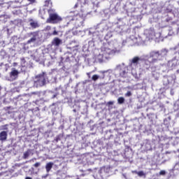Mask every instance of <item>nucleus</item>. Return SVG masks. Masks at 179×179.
Instances as JSON below:
<instances>
[{
	"label": "nucleus",
	"mask_w": 179,
	"mask_h": 179,
	"mask_svg": "<svg viewBox=\"0 0 179 179\" xmlns=\"http://www.w3.org/2000/svg\"><path fill=\"white\" fill-rule=\"evenodd\" d=\"M34 160H36V158H34Z\"/></svg>",
	"instance_id": "obj_37"
},
{
	"label": "nucleus",
	"mask_w": 179,
	"mask_h": 179,
	"mask_svg": "<svg viewBox=\"0 0 179 179\" xmlns=\"http://www.w3.org/2000/svg\"><path fill=\"white\" fill-rule=\"evenodd\" d=\"M107 71H101V73H106Z\"/></svg>",
	"instance_id": "obj_31"
},
{
	"label": "nucleus",
	"mask_w": 179,
	"mask_h": 179,
	"mask_svg": "<svg viewBox=\"0 0 179 179\" xmlns=\"http://www.w3.org/2000/svg\"><path fill=\"white\" fill-rule=\"evenodd\" d=\"M137 175L138 177H143V176H145V173L143 171H140L138 173H137Z\"/></svg>",
	"instance_id": "obj_20"
},
{
	"label": "nucleus",
	"mask_w": 179,
	"mask_h": 179,
	"mask_svg": "<svg viewBox=\"0 0 179 179\" xmlns=\"http://www.w3.org/2000/svg\"><path fill=\"white\" fill-rule=\"evenodd\" d=\"M62 138H64V134H60L57 135L55 138V141L56 142H59V141H61Z\"/></svg>",
	"instance_id": "obj_16"
},
{
	"label": "nucleus",
	"mask_w": 179,
	"mask_h": 179,
	"mask_svg": "<svg viewBox=\"0 0 179 179\" xmlns=\"http://www.w3.org/2000/svg\"><path fill=\"white\" fill-rule=\"evenodd\" d=\"M36 40H37V38L35 36H34V37L27 41V44H31V43H34Z\"/></svg>",
	"instance_id": "obj_15"
},
{
	"label": "nucleus",
	"mask_w": 179,
	"mask_h": 179,
	"mask_svg": "<svg viewBox=\"0 0 179 179\" xmlns=\"http://www.w3.org/2000/svg\"><path fill=\"white\" fill-rule=\"evenodd\" d=\"M35 104H36V106H38V100H36V101H35Z\"/></svg>",
	"instance_id": "obj_30"
},
{
	"label": "nucleus",
	"mask_w": 179,
	"mask_h": 179,
	"mask_svg": "<svg viewBox=\"0 0 179 179\" xmlns=\"http://www.w3.org/2000/svg\"><path fill=\"white\" fill-rule=\"evenodd\" d=\"M159 176H166V171H159Z\"/></svg>",
	"instance_id": "obj_24"
},
{
	"label": "nucleus",
	"mask_w": 179,
	"mask_h": 179,
	"mask_svg": "<svg viewBox=\"0 0 179 179\" xmlns=\"http://www.w3.org/2000/svg\"><path fill=\"white\" fill-rule=\"evenodd\" d=\"M52 36H58V31H54L53 32H52Z\"/></svg>",
	"instance_id": "obj_26"
},
{
	"label": "nucleus",
	"mask_w": 179,
	"mask_h": 179,
	"mask_svg": "<svg viewBox=\"0 0 179 179\" xmlns=\"http://www.w3.org/2000/svg\"><path fill=\"white\" fill-rule=\"evenodd\" d=\"M160 57H163L162 52L153 50L150 52V58L152 59V64H155L157 61H159Z\"/></svg>",
	"instance_id": "obj_3"
},
{
	"label": "nucleus",
	"mask_w": 179,
	"mask_h": 179,
	"mask_svg": "<svg viewBox=\"0 0 179 179\" xmlns=\"http://www.w3.org/2000/svg\"><path fill=\"white\" fill-rule=\"evenodd\" d=\"M87 171H93V170L89 169H87Z\"/></svg>",
	"instance_id": "obj_35"
},
{
	"label": "nucleus",
	"mask_w": 179,
	"mask_h": 179,
	"mask_svg": "<svg viewBox=\"0 0 179 179\" xmlns=\"http://www.w3.org/2000/svg\"><path fill=\"white\" fill-rule=\"evenodd\" d=\"M30 153H31V150L28 149L25 152H24L23 155V159H26L29 157V156H30Z\"/></svg>",
	"instance_id": "obj_14"
},
{
	"label": "nucleus",
	"mask_w": 179,
	"mask_h": 179,
	"mask_svg": "<svg viewBox=\"0 0 179 179\" xmlns=\"http://www.w3.org/2000/svg\"><path fill=\"white\" fill-rule=\"evenodd\" d=\"M33 94H37V93L36 92H33Z\"/></svg>",
	"instance_id": "obj_36"
},
{
	"label": "nucleus",
	"mask_w": 179,
	"mask_h": 179,
	"mask_svg": "<svg viewBox=\"0 0 179 179\" xmlns=\"http://www.w3.org/2000/svg\"><path fill=\"white\" fill-rule=\"evenodd\" d=\"M99 78H100V76H99L97 74H94L92 76V79L94 80V82H96V80H98Z\"/></svg>",
	"instance_id": "obj_18"
},
{
	"label": "nucleus",
	"mask_w": 179,
	"mask_h": 179,
	"mask_svg": "<svg viewBox=\"0 0 179 179\" xmlns=\"http://www.w3.org/2000/svg\"><path fill=\"white\" fill-rule=\"evenodd\" d=\"M141 61V58L139 57H134L131 59V64H135L136 65H138V62Z\"/></svg>",
	"instance_id": "obj_12"
},
{
	"label": "nucleus",
	"mask_w": 179,
	"mask_h": 179,
	"mask_svg": "<svg viewBox=\"0 0 179 179\" xmlns=\"http://www.w3.org/2000/svg\"><path fill=\"white\" fill-rule=\"evenodd\" d=\"M90 73H87V76H88V78L90 79Z\"/></svg>",
	"instance_id": "obj_29"
},
{
	"label": "nucleus",
	"mask_w": 179,
	"mask_h": 179,
	"mask_svg": "<svg viewBox=\"0 0 179 179\" xmlns=\"http://www.w3.org/2000/svg\"><path fill=\"white\" fill-rule=\"evenodd\" d=\"M36 80L34 81V85L36 86V87H43V86H45L47 79V74L45 73H42L41 74L37 75L35 77Z\"/></svg>",
	"instance_id": "obj_2"
},
{
	"label": "nucleus",
	"mask_w": 179,
	"mask_h": 179,
	"mask_svg": "<svg viewBox=\"0 0 179 179\" xmlns=\"http://www.w3.org/2000/svg\"><path fill=\"white\" fill-rule=\"evenodd\" d=\"M108 106H113V104H114V102H113V101H108Z\"/></svg>",
	"instance_id": "obj_27"
},
{
	"label": "nucleus",
	"mask_w": 179,
	"mask_h": 179,
	"mask_svg": "<svg viewBox=\"0 0 179 179\" xmlns=\"http://www.w3.org/2000/svg\"><path fill=\"white\" fill-rule=\"evenodd\" d=\"M9 126V124H4L3 126H2L3 129H5L6 131H8V127Z\"/></svg>",
	"instance_id": "obj_23"
},
{
	"label": "nucleus",
	"mask_w": 179,
	"mask_h": 179,
	"mask_svg": "<svg viewBox=\"0 0 179 179\" xmlns=\"http://www.w3.org/2000/svg\"><path fill=\"white\" fill-rule=\"evenodd\" d=\"M36 34V32H30L27 34L28 37H31V36H34Z\"/></svg>",
	"instance_id": "obj_25"
},
{
	"label": "nucleus",
	"mask_w": 179,
	"mask_h": 179,
	"mask_svg": "<svg viewBox=\"0 0 179 179\" xmlns=\"http://www.w3.org/2000/svg\"><path fill=\"white\" fill-rule=\"evenodd\" d=\"M19 75V71L17 70L13 69L10 73V78H16Z\"/></svg>",
	"instance_id": "obj_9"
},
{
	"label": "nucleus",
	"mask_w": 179,
	"mask_h": 179,
	"mask_svg": "<svg viewBox=\"0 0 179 179\" xmlns=\"http://www.w3.org/2000/svg\"><path fill=\"white\" fill-rule=\"evenodd\" d=\"M33 166L34 167H35V169H37L38 167H40V166H41V162H36Z\"/></svg>",
	"instance_id": "obj_21"
},
{
	"label": "nucleus",
	"mask_w": 179,
	"mask_h": 179,
	"mask_svg": "<svg viewBox=\"0 0 179 179\" xmlns=\"http://www.w3.org/2000/svg\"><path fill=\"white\" fill-rule=\"evenodd\" d=\"M124 101H125V99H124V97H119L118 99H117V103H119V104H123V103H124Z\"/></svg>",
	"instance_id": "obj_17"
},
{
	"label": "nucleus",
	"mask_w": 179,
	"mask_h": 179,
	"mask_svg": "<svg viewBox=\"0 0 179 179\" xmlns=\"http://www.w3.org/2000/svg\"><path fill=\"white\" fill-rule=\"evenodd\" d=\"M52 166H54V163L52 162H49L46 164L45 169L47 173H50V171H51V169H52Z\"/></svg>",
	"instance_id": "obj_10"
},
{
	"label": "nucleus",
	"mask_w": 179,
	"mask_h": 179,
	"mask_svg": "<svg viewBox=\"0 0 179 179\" xmlns=\"http://www.w3.org/2000/svg\"><path fill=\"white\" fill-rule=\"evenodd\" d=\"M29 2H34L36 0H28Z\"/></svg>",
	"instance_id": "obj_32"
},
{
	"label": "nucleus",
	"mask_w": 179,
	"mask_h": 179,
	"mask_svg": "<svg viewBox=\"0 0 179 179\" xmlns=\"http://www.w3.org/2000/svg\"><path fill=\"white\" fill-rule=\"evenodd\" d=\"M49 17L47 19V23H59L62 22V17L55 13V9L50 8L48 10Z\"/></svg>",
	"instance_id": "obj_1"
},
{
	"label": "nucleus",
	"mask_w": 179,
	"mask_h": 179,
	"mask_svg": "<svg viewBox=\"0 0 179 179\" xmlns=\"http://www.w3.org/2000/svg\"><path fill=\"white\" fill-rule=\"evenodd\" d=\"M126 97H130V96H132V93L131 92V91H128L126 94H125Z\"/></svg>",
	"instance_id": "obj_22"
},
{
	"label": "nucleus",
	"mask_w": 179,
	"mask_h": 179,
	"mask_svg": "<svg viewBox=\"0 0 179 179\" xmlns=\"http://www.w3.org/2000/svg\"><path fill=\"white\" fill-rule=\"evenodd\" d=\"M21 66L22 68H27V62L24 57H22L21 59Z\"/></svg>",
	"instance_id": "obj_11"
},
{
	"label": "nucleus",
	"mask_w": 179,
	"mask_h": 179,
	"mask_svg": "<svg viewBox=\"0 0 179 179\" xmlns=\"http://www.w3.org/2000/svg\"><path fill=\"white\" fill-rule=\"evenodd\" d=\"M52 45H55V47H59V45L62 44V41L59 39V38H55L52 42Z\"/></svg>",
	"instance_id": "obj_6"
},
{
	"label": "nucleus",
	"mask_w": 179,
	"mask_h": 179,
	"mask_svg": "<svg viewBox=\"0 0 179 179\" xmlns=\"http://www.w3.org/2000/svg\"><path fill=\"white\" fill-rule=\"evenodd\" d=\"M0 90H1V87H0Z\"/></svg>",
	"instance_id": "obj_39"
},
{
	"label": "nucleus",
	"mask_w": 179,
	"mask_h": 179,
	"mask_svg": "<svg viewBox=\"0 0 179 179\" xmlns=\"http://www.w3.org/2000/svg\"><path fill=\"white\" fill-rule=\"evenodd\" d=\"M29 21L30 22L29 24L32 29H37V27H39L38 23L37 22H34L33 19H30Z\"/></svg>",
	"instance_id": "obj_8"
},
{
	"label": "nucleus",
	"mask_w": 179,
	"mask_h": 179,
	"mask_svg": "<svg viewBox=\"0 0 179 179\" xmlns=\"http://www.w3.org/2000/svg\"><path fill=\"white\" fill-rule=\"evenodd\" d=\"M74 8H78V3L74 6Z\"/></svg>",
	"instance_id": "obj_34"
},
{
	"label": "nucleus",
	"mask_w": 179,
	"mask_h": 179,
	"mask_svg": "<svg viewBox=\"0 0 179 179\" xmlns=\"http://www.w3.org/2000/svg\"><path fill=\"white\" fill-rule=\"evenodd\" d=\"M25 179H32V178L30 177H26Z\"/></svg>",
	"instance_id": "obj_33"
},
{
	"label": "nucleus",
	"mask_w": 179,
	"mask_h": 179,
	"mask_svg": "<svg viewBox=\"0 0 179 179\" xmlns=\"http://www.w3.org/2000/svg\"><path fill=\"white\" fill-rule=\"evenodd\" d=\"M127 71L128 69H127L126 68L122 69L120 72V76H121V78H127L128 75Z\"/></svg>",
	"instance_id": "obj_7"
},
{
	"label": "nucleus",
	"mask_w": 179,
	"mask_h": 179,
	"mask_svg": "<svg viewBox=\"0 0 179 179\" xmlns=\"http://www.w3.org/2000/svg\"><path fill=\"white\" fill-rule=\"evenodd\" d=\"M32 169V170H34V168H31Z\"/></svg>",
	"instance_id": "obj_38"
},
{
	"label": "nucleus",
	"mask_w": 179,
	"mask_h": 179,
	"mask_svg": "<svg viewBox=\"0 0 179 179\" xmlns=\"http://www.w3.org/2000/svg\"><path fill=\"white\" fill-rule=\"evenodd\" d=\"M131 173L133 174H138V172L137 171H132Z\"/></svg>",
	"instance_id": "obj_28"
},
{
	"label": "nucleus",
	"mask_w": 179,
	"mask_h": 179,
	"mask_svg": "<svg viewBox=\"0 0 179 179\" xmlns=\"http://www.w3.org/2000/svg\"><path fill=\"white\" fill-rule=\"evenodd\" d=\"M6 139H8V131H3L0 132V141H1V142H5Z\"/></svg>",
	"instance_id": "obj_5"
},
{
	"label": "nucleus",
	"mask_w": 179,
	"mask_h": 179,
	"mask_svg": "<svg viewBox=\"0 0 179 179\" xmlns=\"http://www.w3.org/2000/svg\"><path fill=\"white\" fill-rule=\"evenodd\" d=\"M150 64H152V62L145 61L143 64L144 69H150Z\"/></svg>",
	"instance_id": "obj_13"
},
{
	"label": "nucleus",
	"mask_w": 179,
	"mask_h": 179,
	"mask_svg": "<svg viewBox=\"0 0 179 179\" xmlns=\"http://www.w3.org/2000/svg\"><path fill=\"white\" fill-rule=\"evenodd\" d=\"M101 50L103 51V54H105V55H114L116 52L115 50L110 49V48H108L107 45L102 47Z\"/></svg>",
	"instance_id": "obj_4"
},
{
	"label": "nucleus",
	"mask_w": 179,
	"mask_h": 179,
	"mask_svg": "<svg viewBox=\"0 0 179 179\" xmlns=\"http://www.w3.org/2000/svg\"><path fill=\"white\" fill-rule=\"evenodd\" d=\"M50 5H52V3H51V0H45L44 6H50Z\"/></svg>",
	"instance_id": "obj_19"
}]
</instances>
